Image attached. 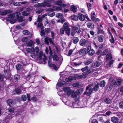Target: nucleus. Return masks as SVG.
<instances>
[{"mask_svg": "<svg viewBox=\"0 0 123 123\" xmlns=\"http://www.w3.org/2000/svg\"><path fill=\"white\" fill-rule=\"evenodd\" d=\"M90 43L89 40H87L86 42H85V45H86L88 46L86 50H85V53H88L89 55L92 56L94 54L95 51L93 49H91V47L90 46Z\"/></svg>", "mask_w": 123, "mask_h": 123, "instance_id": "obj_1", "label": "nucleus"}, {"mask_svg": "<svg viewBox=\"0 0 123 123\" xmlns=\"http://www.w3.org/2000/svg\"><path fill=\"white\" fill-rule=\"evenodd\" d=\"M26 50L27 53H31V56L33 58H35L36 57V55L35 53V50L33 47H32L31 48H26Z\"/></svg>", "mask_w": 123, "mask_h": 123, "instance_id": "obj_2", "label": "nucleus"}, {"mask_svg": "<svg viewBox=\"0 0 123 123\" xmlns=\"http://www.w3.org/2000/svg\"><path fill=\"white\" fill-rule=\"evenodd\" d=\"M45 4V6H47L48 7H51V4H54V0H45V2H44Z\"/></svg>", "mask_w": 123, "mask_h": 123, "instance_id": "obj_3", "label": "nucleus"}, {"mask_svg": "<svg viewBox=\"0 0 123 123\" xmlns=\"http://www.w3.org/2000/svg\"><path fill=\"white\" fill-rule=\"evenodd\" d=\"M10 10H5L4 9H0V15L4 16L6 15L8 13L10 12Z\"/></svg>", "mask_w": 123, "mask_h": 123, "instance_id": "obj_4", "label": "nucleus"}, {"mask_svg": "<svg viewBox=\"0 0 123 123\" xmlns=\"http://www.w3.org/2000/svg\"><path fill=\"white\" fill-rule=\"evenodd\" d=\"M90 85L91 86L89 85V86H87L86 88V93L88 96L90 95L93 90L92 88L91 87V85H92V83H91Z\"/></svg>", "mask_w": 123, "mask_h": 123, "instance_id": "obj_5", "label": "nucleus"}, {"mask_svg": "<svg viewBox=\"0 0 123 123\" xmlns=\"http://www.w3.org/2000/svg\"><path fill=\"white\" fill-rule=\"evenodd\" d=\"M113 80V78H111L109 79V84L107 87V89L109 91H110L111 90L113 86L114 85H113V83H112V80Z\"/></svg>", "mask_w": 123, "mask_h": 123, "instance_id": "obj_6", "label": "nucleus"}, {"mask_svg": "<svg viewBox=\"0 0 123 123\" xmlns=\"http://www.w3.org/2000/svg\"><path fill=\"white\" fill-rule=\"evenodd\" d=\"M6 103L7 105L10 107H12L14 105L13 100L11 99H9L6 101Z\"/></svg>", "mask_w": 123, "mask_h": 123, "instance_id": "obj_7", "label": "nucleus"}, {"mask_svg": "<svg viewBox=\"0 0 123 123\" xmlns=\"http://www.w3.org/2000/svg\"><path fill=\"white\" fill-rule=\"evenodd\" d=\"M35 44L34 42L32 40H30L27 43H25V45L26 46L29 47H31L34 46V45Z\"/></svg>", "mask_w": 123, "mask_h": 123, "instance_id": "obj_8", "label": "nucleus"}, {"mask_svg": "<svg viewBox=\"0 0 123 123\" xmlns=\"http://www.w3.org/2000/svg\"><path fill=\"white\" fill-rule=\"evenodd\" d=\"M112 83H113V85H117L119 86L121 84L122 80L120 79H118L117 80L116 82L115 80L113 79V80H112Z\"/></svg>", "mask_w": 123, "mask_h": 123, "instance_id": "obj_9", "label": "nucleus"}, {"mask_svg": "<svg viewBox=\"0 0 123 123\" xmlns=\"http://www.w3.org/2000/svg\"><path fill=\"white\" fill-rule=\"evenodd\" d=\"M63 90L67 92L68 95H70L71 93V91L69 87H64L63 88Z\"/></svg>", "mask_w": 123, "mask_h": 123, "instance_id": "obj_10", "label": "nucleus"}, {"mask_svg": "<svg viewBox=\"0 0 123 123\" xmlns=\"http://www.w3.org/2000/svg\"><path fill=\"white\" fill-rule=\"evenodd\" d=\"M6 19L7 21H9L10 23L11 24L14 23L16 21V19H14V17L12 18H6Z\"/></svg>", "mask_w": 123, "mask_h": 123, "instance_id": "obj_11", "label": "nucleus"}, {"mask_svg": "<svg viewBox=\"0 0 123 123\" xmlns=\"http://www.w3.org/2000/svg\"><path fill=\"white\" fill-rule=\"evenodd\" d=\"M67 29H65L63 28H61L60 29V31L61 33L62 34H63L64 33V31L65 32V33L68 36H69L70 34V31H68V32H67Z\"/></svg>", "mask_w": 123, "mask_h": 123, "instance_id": "obj_12", "label": "nucleus"}, {"mask_svg": "<svg viewBox=\"0 0 123 123\" xmlns=\"http://www.w3.org/2000/svg\"><path fill=\"white\" fill-rule=\"evenodd\" d=\"M111 119V122L113 123H117L119 121L118 118L115 117H112Z\"/></svg>", "mask_w": 123, "mask_h": 123, "instance_id": "obj_13", "label": "nucleus"}, {"mask_svg": "<svg viewBox=\"0 0 123 123\" xmlns=\"http://www.w3.org/2000/svg\"><path fill=\"white\" fill-rule=\"evenodd\" d=\"M78 18L81 21H84L85 20V17L81 13H79L78 15Z\"/></svg>", "mask_w": 123, "mask_h": 123, "instance_id": "obj_14", "label": "nucleus"}, {"mask_svg": "<svg viewBox=\"0 0 123 123\" xmlns=\"http://www.w3.org/2000/svg\"><path fill=\"white\" fill-rule=\"evenodd\" d=\"M15 67L17 71H20L22 70L23 69V66L19 64L17 65Z\"/></svg>", "mask_w": 123, "mask_h": 123, "instance_id": "obj_15", "label": "nucleus"}, {"mask_svg": "<svg viewBox=\"0 0 123 123\" xmlns=\"http://www.w3.org/2000/svg\"><path fill=\"white\" fill-rule=\"evenodd\" d=\"M63 28L67 30V32H68V31H70L71 28L69 27L67 23L65 22L64 23Z\"/></svg>", "mask_w": 123, "mask_h": 123, "instance_id": "obj_16", "label": "nucleus"}, {"mask_svg": "<svg viewBox=\"0 0 123 123\" xmlns=\"http://www.w3.org/2000/svg\"><path fill=\"white\" fill-rule=\"evenodd\" d=\"M70 10L73 11L74 12H76L77 10L76 7L74 5H72L71 6Z\"/></svg>", "mask_w": 123, "mask_h": 123, "instance_id": "obj_17", "label": "nucleus"}, {"mask_svg": "<svg viewBox=\"0 0 123 123\" xmlns=\"http://www.w3.org/2000/svg\"><path fill=\"white\" fill-rule=\"evenodd\" d=\"M29 9V8H27L26 9L27 11L23 12L22 13V15L23 16H27L30 13V12L28 10V9Z\"/></svg>", "mask_w": 123, "mask_h": 123, "instance_id": "obj_18", "label": "nucleus"}, {"mask_svg": "<svg viewBox=\"0 0 123 123\" xmlns=\"http://www.w3.org/2000/svg\"><path fill=\"white\" fill-rule=\"evenodd\" d=\"M14 92L15 93L14 94L19 95L21 93V91L20 89L16 88L14 90Z\"/></svg>", "mask_w": 123, "mask_h": 123, "instance_id": "obj_19", "label": "nucleus"}, {"mask_svg": "<svg viewBox=\"0 0 123 123\" xmlns=\"http://www.w3.org/2000/svg\"><path fill=\"white\" fill-rule=\"evenodd\" d=\"M85 48L81 49L77 52V54L79 53L80 55H83L84 54Z\"/></svg>", "mask_w": 123, "mask_h": 123, "instance_id": "obj_20", "label": "nucleus"}, {"mask_svg": "<svg viewBox=\"0 0 123 123\" xmlns=\"http://www.w3.org/2000/svg\"><path fill=\"white\" fill-rule=\"evenodd\" d=\"M21 15V13L20 12H16L14 13V16L17 19Z\"/></svg>", "mask_w": 123, "mask_h": 123, "instance_id": "obj_21", "label": "nucleus"}, {"mask_svg": "<svg viewBox=\"0 0 123 123\" xmlns=\"http://www.w3.org/2000/svg\"><path fill=\"white\" fill-rule=\"evenodd\" d=\"M54 54L53 55V56H52V58L53 59V61L55 60H55L56 61H58L59 59V58L58 57L56 54V53L55 52H54Z\"/></svg>", "mask_w": 123, "mask_h": 123, "instance_id": "obj_22", "label": "nucleus"}, {"mask_svg": "<svg viewBox=\"0 0 123 123\" xmlns=\"http://www.w3.org/2000/svg\"><path fill=\"white\" fill-rule=\"evenodd\" d=\"M106 60L107 61H108L109 60L112 59V55L111 54H108L106 56Z\"/></svg>", "mask_w": 123, "mask_h": 123, "instance_id": "obj_23", "label": "nucleus"}, {"mask_svg": "<svg viewBox=\"0 0 123 123\" xmlns=\"http://www.w3.org/2000/svg\"><path fill=\"white\" fill-rule=\"evenodd\" d=\"M71 19L74 21H77L78 19V17L77 16L72 15L70 17Z\"/></svg>", "mask_w": 123, "mask_h": 123, "instance_id": "obj_24", "label": "nucleus"}, {"mask_svg": "<svg viewBox=\"0 0 123 123\" xmlns=\"http://www.w3.org/2000/svg\"><path fill=\"white\" fill-rule=\"evenodd\" d=\"M45 6V4L44 2L41 3H37L36 5V7H44Z\"/></svg>", "mask_w": 123, "mask_h": 123, "instance_id": "obj_25", "label": "nucleus"}, {"mask_svg": "<svg viewBox=\"0 0 123 123\" xmlns=\"http://www.w3.org/2000/svg\"><path fill=\"white\" fill-rule=\"evenodd\" d=\"M14 78L15 80L18 81L20 79V76L19 74H16L14 75Z\"/></svg>", "mask_w": 123, "mask_h": 123, "instance_id": "obj_26", "label": "nucleus"}, {"mask_svg": "<svg viewBox=\"0 0 123 123\" xmlns=\"http://www.w3.org/2000/svg\"><path fill=\"white\" fill-rule=\"evenodd\" d=\"M75 28H74V27L73 26L72 27L71 35L73 36H74L76 33V32L75 30Z\"/></svg>", "mask_w": 123, "mask_h": 123, "instance_id": "obj_27", "label": "nucleus"}, {"mask_svg": "<svg viewBox=\"0 0 123 123\" xmlns=\"http://www.w3.org/2000/svg\"><path fill=\"white\" fill-rule=\"evenodd\" d=\"M82 75L83 76L81 75H80L78 74H76L75 75V76L78 79H81L83 77V76H85V72L83 73Z\"/></svg>", "mask_w": 123, "mask_h": 123, "instance_id": "obj_28", "label": "nucleus"}, {"mask_svg": "<svg viewBox=\"0 0 123 123\" xmlns=\"http://www.w3.org/2000/svg\"><path fill=\"white\" fill-rule=\"evenodd\" d=\"M4 72L6 77H9L10 76V73L8 70H5Z\"/></svg>", "mask_w": 123, "mask_h": 123, "instance_id": "obj_29", "label": "nucleus"}, {"mask_svg": "<svg viewBox=\"0 0 123 123\" xmlns=\"http://www.w3.org/2000/svg\"><path fill=\"white\" fill-rule=\"evenodd\" d=\"M87 26L88 28H93L94 26V24L92 23L88 22L87 23Z\"/></svg>", "mask_w": 123, "mask_h": 123, "instance_id": "obj_30", "label": "nucleus"}, {"mask_svg": "<svg viewBox=\"0 0 123 123\" xmlns=\"http://www.w3.org/2000/svg\"><path fill=\"white\" fill-rule=\"evenodd\" d=\"M105 80H103L101 81L100 82L99 85L101 87H103L105 86Z\"/></svg>", "mask_w": 123, "mask_h": 123, "instance_id": "obj_31", "label": "nucleus"}, {"mask_svg": "<svg viewBox=\"0 0 123 123\" xmlns=\"http://www.w3.org/2000/svg\"><path fill=\"white\" fill-rule=\"evenodd\" d=\"M74 28H75V30L77 32L79 33L80 32V27L79 26L76 25L75 27L74 26Z\"/></svg>", "mask_w": 123, "mask_h": 123, "instance_id": "obj_32", "label": "nucleus"}, {"mask_svg": "<svg viewBox=\"0 0 123 123\" xmlns=\"http://www.w3.org/2000/svg\"><path fill=\"white\" fill-rule=\"evenodd\" d=\"M104 37L102 35H101L98 37V40L100 42H103L104 40Z\"/></svg>", "mask_w": 123, "mask_h": 123, "instance_id": "obj_33", "label": "nucleus"}, {"mask_svg": "<svg viewBox=\"0 0 123 123\" xmlns=\"http://www.w3.org/2000/svg\"><path fill=\"white\" fill-rule=\"evenodd\" d=\"M99 83H98L94 86L93 90L95 92H96L98 91V89L99 87Z\"/></svg>", "mask_w": 123, "mask_h": 123, "instance_id": "obj_34", "label": "nucleus"}, {"mask_svg": "<svg viewBox=\"0 0 123 123\" xmlns=\"http://www.w3.org/2000/svg\"><path fill=\"white\" fill-rule=\"evenodd\" d=\"M78 95V94L77 92H74L72 95L71 96L72 98H76L77 96Z\"/></svg>", "mask_w": 123, "mask_h": 123, "instance_id": "obj_35", "label": "nucleus"}, {"mask_svg": "<svg viewBox=\"0 0 123 123\" xmlns=\"http://www.w3.org/2000/svg\"><path fill=\"white\" fill-rule=\"evenodd\" d=\"M62 0H60L57 1L56 2H55L54 4L57 5H59L61 6V4H62Z\"/></svg>", "mask_w": 123, "mask_h": 123, "instance_id": "obj_36", "label": "nucleus"}, {"mask_svg": "<svg viewBox=\"0 0 123 123\" xmlns=\"http://www.w3.org/2000/svg\"><path fill=\"white\" fill-rule=\"evenodd\" d=\"M91 19L92 21L95 22L99 21V19L98 18H96L94 16H92L91 18Z\"/></svg>", "mask_w": 123, "mask_h": 123, "instance_id": "obj_37", "label": "nucleus"}, {"mask_svg": "<svg viewBox=\"0 0 123 123\" xmlns=\"http://www.w3.org/2000/svg\"><path fill=\"white\" fill-rule=\"evenodd\" d=\"M79 41V39L77 37H74L73 40V43L76 44Z\"/></svg>", "mask_w": 123, "mask_h": 123, "instance_id": "obj_38", "label": "nucleus"}, {"mask_svg": "<svg viewBox=\"0 0 123 123\" xmlns=\"http://www.w3.org/2000/svg\"><path fill=\"white\" fill-rule=\"evenodd\" d=\"M92 62V60L91 59H89L87 60L85 64L88 65L91 63Z\"/></svg>", "mask_w": 123, "mask_h": 123, "instance_id": "obj_39", "label": "nucleus"}, {"mask_svg": "<svg viewBox=\"0 0 123 123\" xmlns=\"http://www.w3.org/2000/svg\"><path fill=\"white\" fill-rule=\"evenodd\" d=\"M80 45L83 46L85 44V39H82L79 42Z\"/></svg>", "mask_w": 123, "mask_h": 123, "instance_id": "obj_40", "label": "nucleus"}, {"mask_svg": "<svg viewBox=\"0 0 123 123\" xmlns=\"http://www.w3.org/2000/svg\"><path fill=\"white\" fill-rule=\"evenodd\" d=\"M4 78V75L0 73V81H3Z\"/></svg>", "mask_w": 123, "mask_h": 123, "instance_id": "obj_41", "label": "nucleus"}, {"mask_svg": "<svg viewBox=\"0 0 123 123\" xmlns=\"http://www.w3.org/2000/svg\"><path fill=\"white\" fill-rule=\"evenodd\" d=\"M21 98L23 101H25L27 99V96L25 95H23L21 96Z\"/></svg>", "mask_w": 123, "mask_h": 123, "instance_id": "obj_42", "label": "nucleus"}, {"mask_svg": "<svg viewBox=\"0 0 123 123\" xmlns=\"http://www.w3.org/2000/svg\"><path fill=\"white\" fill-rule=\"evenodd\" d=\"M17 19H18L19 22H21L24 21L23 17L22 16H20Z\"/></svg>", "mask_w": 123, "mask_h": 123, "instance_id": "obj_43", "label": "nucleus"}, {"mask_svg": "<svg viewBox=\"0 0 123 123\" xmlns=\"http://www.w3.org/2000/svg\"><path fill=\"white\" fill-rule=\"evenodd\" d=\"M13 5L14 6H20V3L18 2H13Z\"/></svg>", "mask_w": 123, "mask_h": 123, "instance_id": "obj_44", "label": "nucleus"}, {"mask_svg": "<svg viewBox=\"0 0 123 123\" xmlns=\"http://www.w3.org/2000/svg\"><path fill=\"white\" fill-rule=\"evenodd\" d=\"M9 112L10 113L14 112V108L11 107L9 108L8 109Z\"/></svg>", "mask_w": 123, "mask_h": 123, "instance_id": "obj_45", "label": "nucleus"}, {"mask_svg": "<svg viewBox=\"0 0 123 123\" xmlns=\"http://www.w3.org/2000/svg\"><path fill=\"white\" fill-rule=\"evenodd\" d=\"M23 33L25 35H28L29 34L30 32L28 30H25L23 31Z\"/></svg>", "mask_w": 123, "mask_h": 123, "instance_id": "obj_46", "label": "nucleus"}, {"mask_svg": "<svg viewBox=\"0 0 123 123\" xmlns=\"http://www.w3.org/2000/svg\"><path fill=\"white\" fill-rule=\"evenodd\" d=\"M94 64L95 66L98 67L100 65V63L98 61H96L94 62Z\"/></svg>", "mask_w": 123, "mask_h": 123, "instance_id": "obj_47", "label": "nucleus"}, {"mask_svg": "<svg viewBox=\"0 0 123 123\" xmlns=\"http://www.w3.org/2000/svg\"><path fill=\"white\" fill-rule=\"evenodd\" d=\"M43 54V52L41 51H40L38 55V58L40 60L42 59V55Z\"/></svg>", "mask_w": 123, "mask_h": 123, "instance_id": "obj_48", "label": "nucleus"}, {"mask_svg": "<svg viewBox=\"0 0 123 123\" xmlns=\"http://www.w3.org/2000/svg\"><path fill=\"white\" fill-rule=\"evenodd\" d=\"M49 37H47L44 38V42L45 43L48 45H49V43L48 41Z\"/></svg>", "mask_w": 123, "mask_h": 123, "instance_id": "obj_49", "label": "nucleus"}, {"mask_svg": "<svg viewBox=\"0 0 123 123\" xmlns=\"http://www.w3.org/2000/svg\"><path fill=\"white\" fill-rule=\"evenodd\" d=\"M66 81L68 82H71L72 80V76H70L68 78H66L65 79Z\"/></svg>", "mask_w": 123, "mask_h": 123, "instance_id": "obj_50", "label": "nucleus"}, {"mask_svg": "<svg viewBox=\"0 0 123 123\" xmlns=\"http://www.w3.org/2000/svg\"><path fill=\"white\" fill-rule=\"evenodd\" d=\"M53 8L55 9H56V10H62V8L61 6L60 7H58L57 6H53Z\"/></svg>", "mask_w": 123, "mask_h": 123, "instance_id": "obj_51", "label": "nucleus"}, {"mask_svg": "<svg viewBox=\"0 0 123 123\" xmlns=\"http://www.w3.org/2000/svg\"><path fill=\"white\" fill-rule=\"evenodd\" d=\"M56 17L58 18H62L63 15L61 13H57L56 15Z\"/></svg>", "mask_w": 123, "mask_h": 123, "instance_id": "obj_52", "label": "nucleus"}, {"mask_svg": "<svg viewBox=\"0 0 123 123\" xmlns=\"http://www.w3.org/2000/svg\"><path fill=\"white\" fill-rule=\"evenodd\" d=\"M50 60H49L48 62V64L49 66L50 67H54V65L55 64H52L51 63Z\"/></svg>", "mask_w": 123, "mask_h": 123, "instance_id": "obj_53", "label": "nucleus"}, {"mask_svg": "<svg viewBox=\"0 0 123 123\" xmlns=\"http://www.w3.org/2000/svg\"><path fill=\"white\" fill-rule=\"evenodd\" d=\"M105 101L106 103L109 104L111 102V100L109 98H107L105 100Z\"/></svg>", "mask_w": 123, "mask_h": 123, "instance_id": "obj_54", "label": "nucleus"}, {"mask_svg": "<svg viewBox=\"0 0 123 123\" xmlns=\"http://www.w3.org/2000/svg\"><path fill=\"white\" fill-rule=\"evenodd\" d=\"M28 38L24 37L22 38V41L23 42H26L28 39Z\"/></svg>", "mask_w": 123, "mask_h": 123, "instance_id": "obj_55", "label": "nucleus"}, {"mask_svg": "<svg viewBox=\"0 0 123 123\" xmlns=\"http://www.w3.org/2000/svg\"><path fill=\"white\" fill-rule=\"evenodd\" d=\"M111 38L110 39V41L111 43H114L115 42V40L113 36L111 37Z\"/></svg>", "mask_w": 123, "mask_h": 123, "instance_id": "obj_56", "label": "nucleus"}, {"mask_svg": "<svg viewBox=\"0 0 123 123\" xmlns=\"http://www.w3.org/2000/svg\"><path fill=\"white\" fill-rule=\"evenodd\" d=\"M52 39L51 38H49L48 39L49 41L50 44H52L53 45H54L55 44L53 41L52 40Z\"/></svg>", "mask_w": 123, "mask_h": 123, "instance_id": "obj_57", "label": "nucleus"}, {"mask_svg": "<svg viewBox=\"0 0 123 123\" xmlns=\"http://www.w3.org/2000/svg\"><path fill=\"white\" fill-rule=\"evenodd\" d=\"M40 34L41 36H43L45 35V32L43 30H41L40 32Z\"/></svg>", "mask_w": 123, "mask_h": 123, "instance_id": "obj_58", "label": "nucleus"}, {"mask_svg": "<svg viewBox=\"0 0 123 123\" xmlns=\"http://www.w3.org/2000/svg\"><path fill=\"white\" fill-rule=\"evenodd\" d=\"M45 31L46 33H48L50 32V30L49 28H45Z\"/></svg>", "mask_w": 123, "mask_h": 123, "instance_id": "obj_59", "label": "nucleus"}, {"mask_svg": "<svg viewBox=\"0 0 123 123\" xmlns=\"http://www.w3.org/2000/svg\"><path fill=\"white\" fill-rule=\"evenodd\" d=\"M49 55L50 56H52V51L50 47V46H49Z\"/></svg>", "mask_w": 123, "mask_h": 123, "instance_id": "obj_60", "label": "nucleus"}, {"mask_svg": "<svg viewBox=\"0 0 123 123\" xmlns=\"http://www.w3.org/2000/svg\"><path fill=\"white\" fill-rule=\"evenodd\" d=\"M119 105L120 108H123V99L122 101L119 103Z\"/></svg>", "mask_w": 123, "mask_h": 123, "instance_id": "obj_61", "label": "nucleus"}, {"mask_svg": "<svg viewBox=\"0 0 123 123\" xmlns=\"http://www.w3.org/2000/svg\"><path fill=\"white\" fill-rule=\"evenodd\" d=\"M80 84L79 82H76L74 83L73 85V86L74 87H77Z\"/></svg>", "mask_w": 123, "mask_h": 123, "instance_id": "obj_62", "label": "nucleus"}, {"mask_svg": "<svg viewBox=\"0 0 123 123\" xmlns=\"http://www.w3.org/2000/svg\"><path fill=\"white\" fill-rule=\"evenodd\" d=\"M55 15V13L54 12H53L52 13H49L48 15L51 17H52Z\"/></svg>", "mask_w": 123, "mask_h": 123, "instance_id": "obj_63", "label": "nucleus"}, {"mask_svg": "<svg viewBox=\"0 0 123 123\" xmlns=\"http://www.w3.org/2000/svg\"><path fill=\"white\" fill-rule=\"evenodd\" d=\"M114 61V60H111L110 61L109 63V67H111L113 64Z\"/></svg>", "mask_w": 123, "mask_h": 123, "instance_id": "obj_64", "label": "nucleus"}]
</instances>
